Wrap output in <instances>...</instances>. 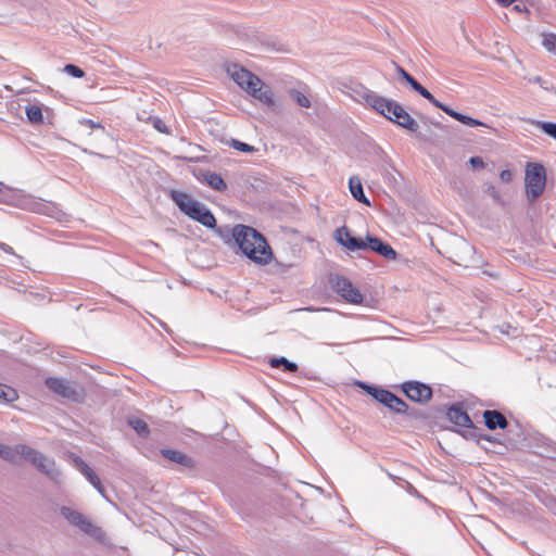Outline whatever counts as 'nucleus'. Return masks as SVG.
Here are the masks:
<instances>
[{
    "label": "nucleus",
    "mask_w": 556,
    "mask_h": 556,
    "mask_svg": "<svg viewBox=\"0 0 556 556\" xmlns=\"http://www.w3.org/2000/svg\"><path fill=\"white\" fill-rule=\"evenodd\" d=\"M0 457L15 465L24 459L35 466L37 470L47 476L55 484L63 483V473L56 467L54 459L47 457L41 452L26 444H16L14 446L0 444Z\"/></svg>",
    "instance_id": "obj_1"
},
{
    "label": "nucleus",
    "mask_w": 556,
    "mask_h": 556,
    "mask_svg": "<svg viewBox=\"0 0 556 556\" xmlns=\"http://www.w3.org/2000/svg\"><path fill=\"white\" fill-rule=\"evenodd\" d=\"M231 236L241 252L254 263L265 265L271 261L269 244L253 227L238 224L231 229Z\"/></svg>",
    "instance_id": "obj_2"
},
{
    "label": "nucleus",
    "mask_w": 556,
    "mask_h": 556,
    "mask_svg": "<svg viewBox=\"0 0 556 556\" xmlns=\"http://www.w3.org/2000/svg\"><path fill=\"white\" fill-rule=\"evenodd\" d=\"M364 100L369 106L392 123L412 132L418 130L417 122L396 101L381 97L374 91L366 92Z\"/></svg>",
    "instance_id": "obj_3"
},
{
    "label": "nucleus",
    "mask_w": 556,
    "mask_h": 556,
    "mask_svg": "<svg viewBox=\"0 0 556 556\" xmlns=\"http://www.w3.org/2000/svg\"><path fill=\"white\" fill-rule=\"evenodd\" d=\"M227 73L241 89L245 90L253 98L268 106L274 104L270 88L265 86L256 75L237 64L229 66Z\"/></svg>",
    "instance_id": "obj_4"
},
{
    "label": "nucleus",
    "mask_w": 556,
    "mask_h": 556,
    "mask_svg": "<svg viewBox=\"0 0 556 556\" xmlns=\"http://www.w3.org/2000/svg\"><path fill=\"white\" fill-rule=\"evenodd\" d=\"M169 197L189 218L210 229L216 227V219L213 213L203 203L192 199L190 194L178 190H170Z\"/></svg>",
    "instance_id": "obj_5"
},
{
    "label": "nucleus",
    "mask_w": 556,
    "mask_h": 556,
    "mask_svg": "<svg viewBox=\"0 0 556 556\" xmlns=\"http://www.w3.org/2000/svg\"><path fill=\"white\" fill-rule=\"evenodd\" d=\"M397 74L402 77V79L407 83L410 88L419 93L422 98L427 99L430 103H432L435 108L442 110L451 117L455 118L456 121L463 123L464 125L476 127V126H485L484 123H482L479 119L472 118L468 115H465L463 113H459L452 108L445 105L444 103L437 100L432 93L426 89L421 84H419L408 72H406L402 66H396Z\"/></svg>",
    "instance_id": "obj_6"
},
{
    "label": "nucleus",
    "mask_w": 556,
    "mask_h": 556,
    "mask_svg": "<svg viewBox=\"0 0 556 556\" xmlns=\"http://www.w3.org/2000/svg\"><path fill=\"white\" fill-rule=\"evenodd\" d=\"M526 193L533 201L542 195L546 185V170L541 163H528L526 166Z\"/></svg>",
    "instance_id": "obj_7"
},
{
    "label": "nucleus",
    "mask_w": 556,
    "mask_h": 556,
    "mask_svg": "<svg viewBox=\"0 0 556 556\" xmlns=\"http://www.w3.org/2000/svg\"><path fill=\"white\" fill-rule=\"evenodd\" d=\"M60 514L64 519L67 520L70 525L78 528L81 532L97 539L101 540L104 535L102 529L92 523V521L86 517L83 513L73 509L68 506H62L60 508Z\"/></svg>",
    "instance_id": "obj_8"
},
{
    "label": "nucleus",
    "mask_w": 556,
    "mask_h": 556,
    "mask_svg": "<svg viewBox=\"0 0 556 556\" xmlns=\"http://www.w3.org/2000/svg\"><path fill=\"white\" fill-rule=\"evenodd\" d=\"M328 282L331 289L340 295L345 302L351 304H362L364 301V296L361 291L354 287L352 281L338 274H330L328 277Z\"/></svg>",
    "instance_id": "obj_9"
},
{
    "label": "nucleus",
    "mask_w": 556,
    "mask_h": 556,
    "mask_svg": "<svg viewBox=\"0 0 556 556\" xmlns=\"http://www.w3.org/2000/svg\"><path fill=\"white\" fill-rule=\"evenodd\" d=\"M45 383L50 391L61 397L74 402H79L81 400L80 392L66 379L50 377L46 379Z\"/></svg>",
    "instance_id": "obj_10"
},
{
    "label": "nucleus",
    "mask_w": 556,
    "mask_h": 556,
    "mask_svg": "<svg viewBox=\"0 0 556 556\" xmlns=\"http://www.w3.org/2000/svg\"><path fill=\"white\" fill-rule=\"evenodd\" d=\"M401 389L410 401L417 403H428L432 397V389L419 381H406L402 383Z\"/></svg>",
    "instance_id": "obj_11"
},
{
    "label": "nucleus",
    "mask_w": 556,
    "mask_h": 556,
    "mask_svg": "<svg viewBox=\"0 0 556 556\" xmlns=\"http://www.w3.org/2000/svg\"><path fill=\"white\" fill-rule=\"evenodd\" d=\"M337 242L351 252L366 250V240L354 237L346 226L338 228L334 232Z\"/></svg>",
    "instance_id": "obj_12"
},
{
    "label": "nucleus",
    "mask_w": 556,
    "mask_h": 556,
    "mask_svg": "<svg viewBox=\"0 0 556 556\" xmlns=\"http://www.w3.org/2000/svg\"><path fill=\"white\" fill-rule=\"evenodd\" d=\"M366 250H371L389 261H393L397 256L396 251L388 242L370 235L366 237Z\"/></svg>",
    "instance_id": "obj_13"
},
{
    "label": "nucleus",
    "mask_w": 556,
    "mask_h": 556,
    "mask_svg": "<svg viewBox=\"0 0 556 556\" xmlns=\"http://www.w3.org/2000/svg\"><path fill=\"white\" fill-rule=\"evenodd\" d=\"M18 204L24 207L28 208L33 212L48 215V216H56L58 207L51 203V202H42V201H36L33 197L27 195L24 197Z\"/></svg>",
    "instance_id": "obj_14"
},
{
    "label": "nucleus",
    "mask_w": 556,
    "mask_h": 556,
    "mask_svg": "<svg viewBox=\"0 0 556 556\" xmlns=\"http://www.w3.org/2000/svg\"><path fill=\"white\" fill-rule=\"evenodd\" d=\"M447 419L455 426L465 428L471 426V419L465 412L462 403L452 404L446 412Z\"/></svg>",
    "instance_id": "obj_15"
},
{
    "label": "nucleus",
    "mask_w": 556,
    "mask_h": 556,
    "mask_svg": "<svg viewBox=\"0 0 556 556\" xmlns=\"http://www.w3.org/2000/svg\"><path fill=\"white\" fill-rule=\"evenodd\" d=\"M484 425L489 430L506 429L508 420L496 409H486L483 412Z\"/></svg>",
    "instance_id": "obj_16"
},
{
    "label": "nucleus",
    "mask_w": 556,
    "mask_h": 556,
    "mask_svg": "<svg viewBox=\"0 0 556 556\" xmlns=\"http://www.w3.org/2000/svg\"><path fill=\"white\" fill-rule=\"evenodd\" d=\"M77 465L79 467V471L84 475V477L89 481L90 484H92L97 491L103 496L105 495V489L101 483L100 478L98 475L92 470L91 467H89L83 459H79L77 462Z\"/></svg>",
    "instance_id": "obj_17"
},
{
    "label": "nucleus",
    "mask_w": 556,
    "mask_h": 556,
    "mask_svg": "<svg viewBox=\"0 0 556 556\" xmlns=\"http://www.w3.org/2000/svg\"><path fill=\"white\" fill-rule=\"evenodd\" d=\"M161 454L165 458H167L176 464H179L186 468H192L194 466L193 459L180 451L170 450V448H162Z\"/></svg>",
    "instance_id": "obj_18"
},
{
    "label": "nucleus",
    "mask_w": 556,
    "mask_h": 556,
    "mask_svg": "<svg viewBox=\"0 0 556 556\" xmlns=\"http://www.w3.org/2000/svg\"><path fill=\"white\" fill-rule=\"evenodd\" d=\"M357 384L364 389L368 394H370L377 402L386 405L389 401V396L391 395V391L382 389L377 386L367 384L366 382H357Z\"/></svg>",
    "instance_id": "obj_19"
},
{
    "label": "nucleus",
    "mask_w": 556,
    "mask_h": 556,
    "mask_svg": "<svg viewBox=\"0 0 556 556\" xmlns=\"http://www.w3.org/2000/svg\"><path fill=\"white\" fill-rule=\"evenodd\" d=\"M351 194L358 202L369 205V199L365 195L362 181L358 177L352 176L349 180Z\"/></svg>",
    "instance_id": "obj_20"
},
{
    "label": "nucleus",
    "mask_w": 556,
    "mask_h": 556,
    "mask_svg": "<svg viewBox=\"0 0 556 556\" xmlns=\"http://www.w3.org/2000/svg\"><path fill=\"white\" fill-rule=\"evenodd\" d=\"M389 401L386 403V407H388L390 410H392L395 414H408L410 416H415L414 413H408V405L405 401H403L401 397L395 395L394 393H391V395L388 397Z\"/></svg>",
    "instance_id": "obj_21"
},
{
    "label": "nucleus",
    "mask_w": 556,
    "mask_h": 556,
    "mask_svg": "<svg viewBox=\"0 0 556 556\" xmlns=\"http://www.w3.org/2000/svg\"><path fill=\"white\" fill-rule=\"evenodd\" d=\"M204 180L212 189L216 191L223 192L227 190V184L224 181L223 177L217 173L206 172L204 174Z\"/></svg>",
    "instance_id": "obj_22"
},
{
    "label": "nucleus",
    "mask_w": 556,
    "mask_h": 556,
    "mask_svg": "<svg viewBox=\"0 0 556 556\" xmlns=\"http://www.w3.org/2000/svg\"><path fill=\"white\" fill-rule=\"evenodd\" d=\"M269 365L273 368H278L280 366H283V370L287 371V372H291V374L292 372H296L298 369H299V366L295 363L290 362L289 359H287L283 356L270 358Z\"/></svg>",
    "instance_id": "obj_23"
},
{
    "label": "nucleus",
    "mask_w": 556,
    "mask_h": 556,
    "mask_svg": "<svg viewBox=\"0 0 556 556\" xmlns=\"http://www.w3.org/2000/svg\"><path fill=\"white\" fill-rule=\"evenodd\" d=\"M18 399V394L15 389L0 382V402L11 403Z\"/></svg>",
    "instance_id": "obj_24"
},
{
    "label": "nucleus",
    "mask_w": 556,
    "mask_h": 556,
    "mask_svg": "<svg viewBox=\"0 0 556 556\" xmlns=\"http://www.w3.org/2000/svg\"><path fill=\"white\" fill-rule=\"evenodd\" d=\"M25 113L28 121L33 124H38L42 122V111L39 105L30 104L25 108Z\"/></svg>",
    "instance_id": "obj_25"
},
{
    "label": "nucleus",
    "mask_w": 556,
    "mask_h": 556,
    "mask_svg": "<svg viewBox=\"0 0 556 556\" xmlns=\"http://www.w3.org/2000/svg\"><path fill=\"white\" fill-rule=\"evenodd\" d=\"M531 124L540 128L545 135L556 140V123L531 121Z\"/></svg>",
    "instance_id": "obj_26"
},
{
    "label": "nucleus",
    "mask_w": 556,
    "mask_h": 556,
    "mask_svg": "<svg viewBox=\"0 0 556 556\" xmlns=\"http://www.w3.org/2000/svg\"><path fill=\"white\" fill-rule=\"evenodd\" d=\"M128 424L141 437H146L150 432L147 422L140 418H136V417L129 418Z\"/></svg>",
    "instance_id": "obj_27"
},
{
    "label": "nucleus",
    "mask_w": 556,
    "mask_h": 556,
    "mask_svg": "<svg viewBox=\"0 0 556 556\" xmlns=\"http://www.w3.org/2000/svg\"><path fill=\"white\" fill-rule=\"evenodd\" d=\"M465 431L457 430V432L462 433V435L466 439L473 440L479 442L482 440V434L480 429L473 425L471 421V426H466Z\"/></svg>",
    "instance_id": "obj_28"
},
{
    "label": "nucleus",
    "mask_w": 556,
    "mask_h": 556,
    "mask_svg": "<svg viewBox=\"0 0 556 556\" xmlns=\"http://www.w3.org/2000/svg\"><path fill=\"white\" fill-rule=\"evenodd\" d=\"M0 203L4 204H15L16 194L8 187H5L2 182H0Z\"/></svg>",
    "instance_id": "obj_29"
},
{
    "label": "nucleus",
    "mask_w": 556,
    "mask_h": 556,
    "mask_svg": "<svg viewBox=\"0 0 556 556\" xmlns=\"http://www.w3.org/2000/svg\"><path fill=\"white\" fill-rule=\"evenodd\" d=\"M290 98L301 108L308 109L311 106L309 99L299 90L291 89L289 91Z\"/></svg>",
    "instance_id": "obj_30"
},
{
    "label": "nucleus",
    "mask_w": 556,
    "mask_h": 556,
    "mask_svg": "<svg viewBox=\"0 0 556 556\" xmlns=\"http://www.w3.org/2000/svg\"><path fill=\"white\" fill-rule=\"evenodd\" d=\"M542 45L547 51L556 54V35L555 34H553V33L543 34Z\"/></svg>",
    "instance_id": "obj_31"
},
{
    "label": "nucleus",
    "mask_w": 556,
    "mask_h": 556,
    "mask_svg": "<svg viewBox=\"0 0 556 556\" xmlns=\"http://www.w3.org/2000/svg\"><path fill=\"white\" fill-rule=\"evenodd\" d=\"M231 147L233 149H236L237 151L244 152V153H252L256 150L253 146H250V144L239 141L237 139L231 140Z\"/></svg>",
    "instance_id": "obj_32"
},
{
    "label": "nucleus",
    "mask_w": 556,
    "mask_h": 556,
    "mask_svg": "<svg viewBox=\"0 0 556 556\" xmlns=\"http://www.w3.org/2000/svg\"><path fill=\"white\" fill-rule=\"evenodd\" d=\"M64 72L75 78H81L85 76V72L79 66L74 64L65 65Z\"/></svg>",
    "instance_id": "obj_33"
},
{
    "label": "nucleus",
    "mask_w": 556,
    "mask_h": 556,
    "mask_svg": "<svg viewBox=\"0 0 556 556\" xmlns=\"http://www.w3.org/2000/svg\"><path fill=\"white\" fill-rule=\"evenodd\" d=\"M153 127L162 134H169L168 127L160 117L153 118Z\"/></svg>",
    "instance_id": "obj_34"
},
{
    "label": "nucleus",
    "mask_w": 556,
    "mask_h": 556,
    "mask_svg": "<svg viewBox=\"0 0 556 556\" xmlns=\"http://www.w3.org/2000/svg\"><path fill=\"white\" fill-rule=\"evenodd\" d=\"M79 124L81 126H86V127H89L91 129H93V128H101V129H103V126L100 123L94 122V121L89 119V118H81V119H79Z\"/></svg>",
    "instance_id": "obj_35"
},
{
    "label": "nucleus",
    "mask_w": 556,
    "mask_h": 556,
    "mask_svg": "<svg viewBox=\"0 0 556 556\" xmlns=\"http://www.w3.org/2000/svg\"><path fill=\"white\" fill-rule=\"evenodd\" d=\"M469 164L473 169H481L484 167L483 159L480 156H471L469 159Z\"/></svg>",
    "instance_id": "obj_36"
},
{
    "label": "nucleus",
    "mask_w": 556,
    "mask_h": 556,
    "mask_svg": "<svg viewBox=\"0 0 556 556\" xmlns=\"http://www.w3.org/2000/svg\"><path fill=\"white\" fill-rule=\"evenodd\" d=\"M500 178L504 182H509L511 180V173L508 169H504L500 173Z\"/></svg>",
    "instance_id": "obj_37"
},
{
    "label": "nucleus",
    "mask_w": 556,
    "mask_h": 556,
    "mask_svg": "<svg viewBox=\"0 0 556 556\" xmlns=\"http://www.w3.org/2000/svg\"><path fill=\"white\" fill-rule=\"evenodd\" d=\"M0 249L5 252V253H9V254H14V250L12 247H10L9 244L7 243H3V242H0Z\"/></svg>",
    "instance_id": "obj_38"
},
{
    "label": "nucleus",
    "mask_w": 556,
    "mask_h": 556,
    "mask_svg": "<svg viewBox=\"0 0 556 556\" xmlns=\"http://www.w3.org/2000/svg\"><path fill=\"white\" fill-rule=\"evenodd\" d=\"M482 440L491 442V443H497L498 442L494 437H492L490 434H486V433L482 434Z\"/></svg>",
    "instance_id": "obj_39"
},
{
    "label": "nucleus",
    "mask_w": 556,
    "mask_h": 556,
    "mask_svg": "<svg viewBox=\"0 0 556 556\" xmlns=\"http://www.w3.org/2000/svg\"><path fill=\"white\" fill-rule=\"evenodd\" d=\"M500 4H502L503 7H509L510 4H513L516 0H496Z\"/></svg>",
    "instance_id": "obj_40"
},
{
    "label": "nucleus",
    "mask_w": 556,
    "mask_h": 556,
    "mask_svg": "<svg viewBox=\"0 0 556 556\" xmlns=\"http://www.w3.org/2000/svg\"><path fill=\"white\" fill-rule=\"evenodd\" d=\"M514 9H515L516 11H521V8H520V5H519V4L515 5V8H514Z\"/></svg>",
    "instance_id": "obj_41"
}]
</instances>
